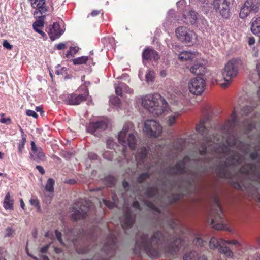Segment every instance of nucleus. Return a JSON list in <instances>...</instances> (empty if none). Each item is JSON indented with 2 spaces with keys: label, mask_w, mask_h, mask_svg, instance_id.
I'll return each mask as SVG.
<instances>
[{
  "label": "nucleus",
  "mask_w": 260,
  "mask_h": 260,
  "mask_svg": "<svg viewBox=\"0 0 260 260\" xmlns=\"http://www.w3.org/2000/svg\"><path fill=\"white\" fill-rule=\"evenodd\" d=\"M53 197L52 193H45V197L43 199L44 202H45L46 204H49L50 203Z\"/></svg>",
  "instance_id": "40"
},
{
  "label": "nucleus",
  "mask_w": 260,
  "mask_h": 260,
  "mask_svg": "<svg viewBox=\"0 0 260 260\" xmlns=\"http://www.w3.org/2000/svg\"><path fill=\"white\" fill-rule=\"evenodd\" d=\"M114 152L113 151H106L103 154V157L108 160H111L113 158Z\"/></svg>",
  "instance_id": "36"
},
{
  "label": "nucleus",
  "mask_w": 260,
  "mask_h": 260,
  "mask_svg": "<svg viewBox=\"0 0 260 260\" xmlns=\"http://www.w3.org/2000/svg\"><path fill=\"white\" fill-rule=\"evenodd\" d=\"M115 93L117 95L121 96L123 92L132 94L133 92V90L128 87L125 84L123 83H119L117 85L115 86Z\"/></svg>",
  "instance_id": "23"
},
{
  "label": "nucleus",
  "mask_w": 260,
  "mask_h": 260,
  "mask_svg": "<svg viewBox=\"0 0 260 260\" xmlns=\"http://www.w3.org/2000/svg\"><path fill=\"white\" fill-rule=\"evenodd\" d=\"M26 138L24 136H22V139L19 141V142L18 143V151L20 153H22L24 145L26 143Z\"/></svg>",
  "instance_id": "35"
},
{
  "label": "nucleus",
  "mask_w": 260,
  "mask_h": 260,
  "mask_svg": "<svg viewBox=\"0 0 260 260\" xmlns=\"http://www.w3.org/2000/svg\"><path fill=\"white\" fill-rule=\"evenodd\" d=\"M88 60V56H83L74 59L73 62L75 65L83 64H85Z\"/></svg>",
  "instance_id": "30"
},
{
  "label": "nucleus",
  "mask_w": 260,
  "mask_h": 260,
  "mask_svg": "<svg viewBox=\"0 0 260 260\" xmlns=\"http://www.w3.org/2000/svg\"><path fill=\"white\" fill-rule=\"evenodd\" d=\"M55 235L57 240L59 241L60 243H62V239H61V234L58 230H55Z\"/></svg>",
  "instance_id": "53"
},
{
  "label": "nucleus",
  "mask_w": 260,
  "mask_h": 260,
  "mask_svg": "<svg viewBox=\"0 0 260 260\" xmlns=\"http://www.w3.org/2000/svg\"><path fill=\"white\" fill-rule=\"evenodd\" d=\"M110 103L116 107H120V100L117 97H113L110 100Z\"/></svg>",
  "instance_id": "38"
},
{
  "label": "nucleus",
  "mask_w": 260,
  "mask_h": 260,
  "mask_svg": "<svg viewBox=\"0 0 260 260\" xmlns=\"http://www.w3.org/2000/svg\"><path fill=\"white\" fill-rule=\"evenodd\" d=\"M175 34L181 42L188 45L193 44L197 40L196 34L185 26H180L176 28Z\"/></svg>",
  "instance_id": "7"
},
{
  "label": "nucleus",
  "mask_w": 260,
  "mask_h": 260,
  "mask_svg": "<svg viewBox=\"0 0 260 260\" xmlns=\"http://www.w3.org/2000/svg\"><path fill=\"white\" fill-rule=\"evenodd\" d=\"M0 122L2 123L8 124L10 123L11 119L9 118H5L2 117L0 119Z\"/></svg>",
  "instance_id": "52"
},
{
  "label": "nucleus",
  "mask_w": 260,
  "mask_h": 260,
  "mask_svg": "<svg viewBox=\"0 0 260 260\" xmlns=\"http://www.w3.org/2000/svg\"><path fill=\"white\" fill-rule=\"evenodd\" d=\"M117 241V236L113 232L111 233L107 237V241L102 248L103 251L107 256H111L114 253Z\"/></svg>",
  "instance_id": "14"
},
{
  "label": "nucleus",
  "mask_w": 260,
  "mask_h": 260,
  "mask_svg": "<svg viewBox=\"0 0 260 260\" xmlns=\"http://www.w3.org/2000/svg\"><path fill=\"white\" fill-rule=\"evenodd\" d=\"M232 160L234 161V164L236 162V161L237 164L241 163V160H240V158L237 156L233 157V158H232Z\"/></svg>",
  "instance_id": "60"
},
{
  "label": "nucleus",
  "mask_w": 260,
  "mask_h": 260,
  "mask_svg": "<svg viewBox=\"0 0 260 260\" xmlns=\"http://www.w3.org/2000/svg\"><path fill=\"white\" fill-rule=\"evenodd\" d=\"M56 47L58 50L64 49L66 48V45L64 43H61L57 44Z\"/></svg>",
  "instance_id": "55"
},
{
  "label": "nucleus",
  "mask_w": 260,
  "mask_h": 260,
  "mask_svg": "<svg viewBox=\"0 0 260 260\" xmlns=\"http://www.w3.org/2000/svg\"><path fill=\"white\" fill-rule=\"evenodd\" d=\"M136 135L134 125L130 122L125 123L122 130L119 133L118 140L122 146V151L125 157V152L127 147L131 150L135 149L137 143Z\"/></svg>",
  "instance_id": "3"
},
{
  "label": "nucleus",
  "mask_w": 260,
  "mask_h": 260,
  "mask_svg": "<svg viewBox=\"0 0 260 260\" xmlns=\"http://www.w3.org/2000/svg\"><path fill=\"white\" fill-rule=\"evenodd\" d=\"M184 96L181 97L177 98L171 101V104L173 106L170 109V111L167 108V111H165L164 113H167L169 115L167 116V124L169 126H172L174 125L176 122L177 119L180 116L184 111L183 107L185 103L187 102L186 100L183 98Z\"/></svg>",
  "instance_id": "5"
},
{
  "label": "nucleus",
  "mask_w": 260,
  "mask_h": 260,
  "mask_svg": "<svg viewBox=\"0 0 260 260\" xmlns=\"http://www.w3.org/2000/svg\"><path fill=\"white\" fill-rule=\"evenodd\" d=\"M145 204L150 209H152L154 210H155L157 212H158V209L156 207V206L153 203L149 201H146Z\"/></svg>",
  "instance_id": "43"
},
{
  "label": "nucleus",
  "mask_w": 260,
  "mask_h": 260,
  "mask_svg": "<svg viewBox=\"0 0 260 260\" xmlns=\"http://www.w3.org/2000/svg\"><path fill=\"white\" fill-rule=\"evenodd\" d=\"M45 0H35L31 2V6L36 11L34 12V15H36L39 12L41 14H43L48 11V7L45 4Z\"/></svg>",
  "instance_id": "19"
},
{
  "label": "nucleus",
  "mask_w": 260,
  "mask_h": 260,
  "mask_svg": "<svg viewBox=\"0 0 260 260\" xmlns=\"http://www.w3.org/2000/svg\"><path fill=\"white\" fill-rule=\"evenodd\" d=\"M122 228L124 226H131L134 222V217L131 211L127 209L124 216L121 219Z\"/></svg>",
  "instance_id": "24"
},
{
  "label": "nucleus",
  "mask_w": 260,
  "mask_h": 260,
  "mask_svg": "<svg viewBox=\"0 0 260 260\" xmlns=\"http://www.w3.org/2000/svg\"><path fill=\"white\" fill-rule=\"evenodd\" d=\"M107 147L109 148H110V149H111L112 148L114 147V142H113V139L109 138L107 140Z\"/></svg>",
  "instance_id": "51"
},
{
  "label": "nucleus",
  "mask_w": 260,
  "mask_h": 260,
  "mask_svg": "<svg viewBox=\"0 0 260 260\" xmlns=\"http://www.w3.org/2000/svg\"><path fill=\"white\" fill-rule=\"evenodd\" d=\"M155 77V73L153 71L148 70L145 76V80L148 83H152L154 80Z\"/></svg>",
  "instance_id": "31"
},
{
  "label": "nucleus",
  "mask_w": 260,
  "mask_h": 260,
  "mask_svg": "<svg viewBox=\"0 0 260 260\" xmlns=\"http://www.w3.org/2000/svg\"><path fill=\"white\" fill-rule=\"evenodd\" d=\"M108 121L107 119H104L96 122H91L87 127V131L95 136H98L99 133L106 129Z\"/></svg>",
  "instance_id": "16"
},
{
  "label": "nucleus",
  "mask_w": 260,
  "mask_h": 260,
  "mask_svg": "<svg viewBox=\"0 0 260 260\" xmlns=\"http://www.w3.org/2000/svg\"><path fill=\"white\" fill-rule=\"evenodd\" d=\"M113 198V202L108 201L105 199H103V202L104 204L109 207V208H112L114 207V205L116 204V201L114 197H112Z\"/></svg>",
  "instance_id": "39"
},
{
  "label": "nucleus",
  "mask_w": 260,
  "mask_h": 260,
  "mask_svg": "<svg viewBox=\"0 0 260 260\" xmlns=\"http://www.w3.org/2000/svg\"><path fill=\"white\" fill-rule=\"evenodd\" d=\"M193 243L196 245L202 246L204 245L206 242L204 241L201 237H197L194 239Z\"/></svg>",
  "instance_id": "37"
},
{
  "label": "nucleus",
  "mask_w": 260,
  "mask_h": 260,
  "mask_svg": "<svg viewBox=\"0 0 260 260\" xmlns=\"http://www.w3.org/2000/svg\"><path fill=\"white\" fill-rule=\"evenodd\" d=\"M178 56L181 61L193 60L200 57V54L196 52L183 51L179 54Z\"/></svg>",
  "instance_id": "22"
},
{
  "label": "nucleus",
  "mask_w": 260,
  "mask_h": 260,
  "mask_svg": "<svg viewBox=\"0 0 260 260\" xmlns=\"http://www.w3.org/2000/svg\"><path fill=\"white\" fill-rule=\"evenodd\" d=\"M133 206L136 209H140V205L138 201H134L133 203Z\"/></svg>",
  "instance_id": "61"
},
{
  "label": "nucleus",
  "mask_w": 260,
  "mask_h": 260,
  "mask_svg": "<svg viewBox=\"0 0 260 260\" xmlns=\"http://www.w3.org/2000/svg\"><path fill=\"white\" fill-rule=\"evenodd\" d=\"M92 203L83 199L75 202L70 209L72 219L74 221L85 219L89 214Z\"/></svg>",
  "instance_id": "4"
},
{
  "label": "nucleus",
  "mask_w": 260,
  "mask_h": 260,
  "mask_svg": "<svg viewBox=\"0 0 260 260\" xmlns=\"http://www.w3.org/2000/svg\"><path fill=\"white\" fill-rule=\"evenodd\" d=\"M251 30L254 35H256L260 34V17L252 19Z\"/></svg>",
  "instance_id": "26"
},
{
  "label": "nucleus",
  "mask_w": 260,
  "mask_h": 260,
  "mask_svg": "<svg viewBox=\"0 0 260 260\" xmlns=\"http://www.w3.org/2000/svg\"><path fill=\"white\" fill-rule=\"evenodd\" d=\"M251 110H252V108L247 106V107L243 108V109L242 110V112H243L244 114H247Z\"/></svg>",
  "instance_id": "54"
},
{
  "label": "nucleus",
  "mask_w": 260,
  "mask_h": 260,
  "mask_svg": "<svg viewBox=\"0 0 260 260\" xmlns=\"http://www.w3.org/2000/svg\"><path fill=\"white\" fill-rule=\"evenodd\" d=\"M3 46L4 48L9 50L12 49L13 48V46L6 40L4 41Z\"/></svg>",
  "instance_id": "48"
},
{
  "label": "nucleus",
  "mask_w": 260,
  "mask_h": 260,
  "mask_svg": "<svg viewBox=\"0 0 260 260\" xmlns=\"http://www.w3.org/2000/svg\"><path fill=\"white\" fill-rule=\"evenodd\" d=\"M147 149L145 148H141L138 150V154L136 155V160L137 164H141V162H144V159L147 154Z\"/></svg>",
  "instance_id": "27"
},
{
  "label": "nucleus",
  "mask_w": 260,
  "mask_h": 260,
  "mask_svg": "<svg viewBox=\"0 0 260 260\" xmlns=\"http://www.w3.org/2000/svg\"><path fill=\"white\" fill-rule=\"evenodd\" d=\"M88 157L90 159H96L98 156L96 154L91 152L89 153Z\"/></svg>",
  "instance_id": "56"
},
{
  "label": "nucleus",
  "mask_w": 260,
  "mask_h": 260,
  "mask_svg": "<svg viewBox=\"0 0 260 260\" xmlns=\"http://www.w3.org/2000/svg\"><path fill=\"white\" fill-rule=\"evenodd\" d=\"M213 8L223 18L227 19L230 16L229 3L226 0H214Z\"/></svg>",
  "instance_id": "13"
},
{
  "label": "nucleus",
  "mask_w": 260,
  "mask_h": 260,
  "mask_svg": "<svg viewBox=\"0 0 260 260\" xmlns=\"http://www.w3.org/2000/svg\"><path fill=\"white\" fill-rule=\"evenodd\" d=\"M31 152L30 153L31 158L35 161L39 162L44 161L45 156L41 147H37L34 142H31Z\"/></svg>",
  "instance_id": "18"
},
{
  "label": "nucleus",
  "mask_w": 260,
  "mask_h": 260,
  "mask_svg": "<svg viewBox=\"0 0 260 260\" xmlns=\"http://www.w3.org/2000/svg\"><path fill=\"white\" fill-rule=\"evenodd\" d=\"M255 40L254 37H251L248 39V44L249 45H252L255 44Z\"/></svg>",
  "instance_id": "57"
},
{
  "label": "nucleus",
  "mask_w": 260,
  "mask_h": 260,
  "mask_svg": "<svg viewBox=\"0 0 260 260\" xmlns=\"http://www.w3.org/2000/svg\"><path fill=\"white\" fill-rule=\"evenodd\" d=\"M144 131L149 137L156 138L161 135L162 127L157 121L148 119L144 123Z\"/></svg>",
  "instance_id": "9"
},
{
  "label": "nucleus",
  "mask_w": 260,
  "mask_h": 260,
  "mask_svg": "<svg viewBox=\"0 0 260 260\" xmlns=\"http://www.w3.org/2000/svg\"><path fill=\"white\" fill-rule=\"evenodd\" d=\"M78 51V48L76 47H71L69 50L67 51L66 57L70 58L74 56Z\"/></svg>",
  "instance_id": "33"
},
{
  "label": "nucleus",
  "mask_w": 260,
  "mask_h": 260,
  "mask_svg": "<svg viewBox=\"0 0 260 260\" xmlns=\"http://www.w3.org/2000/svg\"><path fill=\"white\" fill-rule=\"evenodd\" d=\"M206 85V81L203 78L196 77L189 80L187 86L191 93L200 95L204 91Z\"/></svg>",
  "instance_id": "8"
},
{
  "label": "nucleus",
  "mask_w": 260,
  "mask_h": 260,
  "mask_svg": "<svg viewBox=\"0 0 260 260\" xmlns=\"http://www.w3.org/2000/svg\"><path fill=\"white\" fill-rule=\"evenodd\" d=\"M140 101L142 106L154 116H159L167 111L168 104L158 94L145 95Z\"/></svg>",
  "instance_id": "2"
},
{
  "label": "nucleus",
  "mask_w": 260,
  "mask_h": 260,
  "mask_svg": "<svg viewBox=\"0 0 260 260\" xmlns=\"http://www.w3.org/2000/svg\"><path fill=\"white\" fill-rule=\"evenodd\" d=\"M185 5L184 0H180L177 3V6L178 7H180V6H184Z\"/></svg>",
  "instance_id": "62"
},
{
  "label": "nucleus",
  "mask_w": 260,
  "mask_h": 260,
  "mask_svg": "<svg viewBox=\"0 0 260 260\" xmlns=\"http://www.w3.org/2000/svg\"><path fill=\"white\" fill-rule=\"evenodd\" d=\"M196 61L189 68L190 72L193 74L204 75L206 73L205 61L200 57L196 58Z\"/></svg>",
  "instance_id": "15"
},
{
  "label": "nucleus",
  "mask_w": 260,
  "mask_h": 260,
  "mask_svg": "<svg viewBox=\"0 0 260 260\" xmlns=\"http://www.w3.org/2000/svg\"><path fill=\"white\" fill-rule=\"evenodd\" d=\"M231 244L236 247L241 246V243L236 240H223L220 239L218 240L216 238L213 237L209 242V246L211 249H217L221 253L224 254L227 257L232 258L233 255L232 251L226 246V244Z\"/></svg>",
  "instance_id": "6"
},
{
  "label": "nucleus",
  "mask_w": 260,
  "mask_h": 260,
  "mask_svg": "<svg viewBox=\"0 0 260 260\" xmlns=\"http://www.w3.org/2000/svg\"><path fill=\"white\" fill-rule=\"evenodd\" d=\"M260 5V0H247L241 7L239 17L244 19L246 18L251 12L256 13L258 11Z\"/></svg>",
  "instance_id": "11"
},
{
  "label": "nucleus",
  "mask_w": 260,
  "mask_h": 260,
  "mask_svg": "<svg viewBox=\"0 0 260 260\" xmlns=\"http://www.w3.org/2000/svg\"><path fill=\"white\" fill-rule=\"evenodd\" d=\"M224 82L220 84L221 87L223 88L228 87L231 83L232 80H228V79H223Z\"/></svg>",
  "instance_id": "44"
},
{
  "label": "nucleus",
  "mask_w": 260,
  "mask_h": 260,
  "mask_svg": "<svg viewBox=\"0 0 260 260\" xmlns=\"http://www.w3.org/2000/svg\"><path fill=\"white\" fill-rule=\"evenodd\" d=\"M48 246H46L41 248V253H44L46 252L48 250Z\"/></svg>",
  "instance_id": "64"
},
{
  "label": "nucleus",
  "mask_w": 260,
  "mask_h": 260,
  "mask_svg": "<svg viewBox=\"0 0 260 260\" xmlns=\"http://www.w3.org/2000/svg\"><path fill=\"white\" fill-rule=\"evenodd\" d=\"M26 114L29 116H31L36 118L38 117V114L36 113V112L35 111L31 110H27Z\"/></svg>",
  "instance_id": "46"
},
{
  "label": "nucleus",
  "mask_w": 260,
  "mask_h": 260,
  "mask_svg": "<svg viewBox=\"0 0 260 260\" xmlns=\"http://www.w3.org/2000/svg\"><path fill=\"white\" fill-rule=\"evenodd\" d=\"M63 33V29L60 28L59 24L57 23H54L49 28L48 32L50 38L52 41L59 38Z\"/></svg>",
  "instance_id": "20"
},
{
  "label": "nucleus",
  "mask_w": 260,
  "mask_h": 260,
  "mask_svg": "<svg viewBox=\"0 0 260 260\" xmlns=\"http://www.w3.org/2000/svg\"><path fill=\"white\" fill-rule=\"evenodd\" d=\"M148 174L147 173H143L141 174L138 179L139 182H143L146 178L148 177Z\"/></svg>",
  "instance_id": "47"
},
{
  "label": "nucleus",
  "mask_w": 260,
  "mask_h": 260,
  "mask_svg": "<svg viewBox=\"0 0 260 260\" xmlns=\"http://www.w3.org/2000/svg\"><path fill=\"white\" fill-rule=\"evenodd\" d=\"M34 30L38 33L40 34L43 37H45L46 36L45 33L39 28L34 29Z\"/></svg>",
  "instance_id": "58"
},
{
  "label": "nucleus",
  "mask_w": 260,
  "mask_h": 260,
  "mask_svg": "<svg viewBox=\"0 0 260 260\" xmlns=\"http://www.w3.org/2000/svg\"><path fill=\"white\" fill-rule=\"evenodd\" d=\"M142 57L144 60H157L159 58V55L157 52L151 48L146 49L143 52Z\"/></svg>",
  "instance_id": "21"
},
{
  "label": "nucleus",
  "mask_w": 260,
  "mask_h": 260,
  "mask_svg": "<svg viewBox=\"0 0 260 260\" xmlns=\"http://www.w3.org/2000/svg\"><path fill=\"white\" fill-rule=\"evenodd\" d=\"M54 183L55 182L53 179L49 178L48 180L46 185L45 186V190L46 192H48L49 193L53 192Z\"/></svg>",
  "instance_id": "32"
},
{
  "label": "nucleus",
  "mask_w": 260,
  "mask_h": 260,
  "mask_svg": "<svg viewBox=\"0 0 260 260\" xmlns=\"http://www.w3.org/2000/svg\"><path fill=\"white\" fill-rule=\"evenodd\" d=\"M157 193V190L155 188H149L146 191V194L149 197H152Z\"/></svg>",
  "instance_id": "42"
},
{
  "label": "nucleus",
  "mask_w": 260,
  "mask_h": 260,
  "mask_svg": "<svg viewBox=\"0 0 260 260\" xmlns=\"http://www.w3.org/2000/svg\"><path fill=\"white\" fill-rule=\"evenodd\" d=\"M198 254L195 251L186 254L183 257V260H196Z\"/></svg>",
  "instance_id": "34"
},
{
  "label": "nucleus",
  "mask_w": 260,
  "mask_h": 260,
  "mask_svg": "<svg viewBox=\"0 0 260 260\" xmlns=\"http://www.w3.org/2000/svg\"><path fill=\"white\" fill-rule=\"evenodd\" d=\"M30 204L36 207L37 206H38V204H39V200L37 198H32L29 200Z\"/></svg>",
  "instance_id": "49"
},
{
  "label": "nucleus",
  "mask_w": 260,
  "mask_h": 260,
  "mask_svg": "<svg viewBox=\"0 0 260 260\" xmlns=\"http://www.w3.org/2000/svg\"><path fill=\"white\" fill-rule=\"evenodd\" d=\"M182 242L179 238L168 244V238L161 231H158L153 235L143 233L136 241V248L146 252L152 257H156L160 254L161 248L164 246L165 251L173 254L179 250Z\"/></svg>",
  "instance_id": "1"
},
{
  "label": "nucleus",
  "mask_w": 260,
  "mask_h": 260,
  "mask_svg": "<svg viewBox=\"0 0 260 260\" xmlns=\"http://www.w3.org/2000/svg\"><path fill=\"white\" fill-rule=\"evenodd\" d=\"M14 200L10 192H8L4 197L3 207L6 210H14Z\"/></svg>",
  "instance_id": "25"
},
{
  "label": "nucleus",
  "mask_w": 260,
  "mask_h": 260,
  "mask_svg": "<svg viewBox=\"0 0 260 260\" xmlns=\"http://www.w3.org/2000/svg\"><path fill=\"white\" fill-rule=\"evenodd\" d=\"M44 23L43 20H38L35 22L33 24V28L34 29L39 28L44 26Z\"/></svg>",
  "instance_id": "41"
},
{
  "label": "nucleus",
  "mask_w": 260,
  "mask_h": 260,
  "mask_svg": "<svg viewBox=\"0 0 260 260\" xmlns=\"http://www.w3.org/2000/svg\"><path fill=\"white\" fill-rule=\"evenodd\" d=\"M220 221H216V219H212L211 221V224L212 225L213 228H225L226 224L224 220L220 217Z\"/></svg>",
  "instance_id": "29"
},
{
  "label": "nucleus",
  "mask_w": 260,
  "mask_h": 260,
  "mask_svg": "<svg viewBox=\"0 0 260 260\" xmlns=\"http://www.w3.org/2000/svg\"><path fill=\"white\" fill-rule=\"evenodd\" d=\"M239 60L233 58L230 60L225 66L224 71L222 73L223 79L232 80L238 74V64Z\"/></svg>",
  "instance_id": "12"
},
{
  "label": "nucleus",
  "mask_w": 260,
  "mask_h": 260,
  "mask_svg": "<svg viewBox=\"0 0 260 260\" xmlns=\"http://www.w3.org/2000/svg\"><path fill=\"white\" fill-rule=\"evenodd\" d=\"M20 206H21V207L23 209V210H25V204H24V202L23 200L22 199H20Z\"/></svg>",
  "instance_id": "63"
},
{
  "label": "nucleus",
  "mask_w": 260,
  "mask_h": 260,
  "mask_svg": "<svg viewBox=\"0 0 260 260\" xmlns=\"http://www.w3.org/2000/svg\"><path fill=\"white\" fill-rule=\"evenodd\" d=\"M236 122V114L235 111L231 115V119L230 120V125L232 126Z\"/></svg>",
  "instance_id": "50"
},
{
  "label": "nucleus",
  "mask_w": 260,
  "mask_h": 260,
  "mask_svg": "<svg viewBox=\"0 0 260 260\" xmlns=\"http://www.w3.org/2000/svg\"><path fill=\"white\" fill-rule=\"evenodd\" d=\"M196 129L198 132L200 133L204 132V131L205 130L204 123H200L199 125H198L196 126Z\"/></svg>",
  "instance_id": "45"
},
{
  "label": "nucleus",
  "mask_w": 260,
  "mask_h": 260,
  "mask_svg": "<svg viewBox=\"0 0 260 260\" xmlns=\"http://www.w3.org/2000/svg\"><path fill=\"white\" fill-rule=\"evenodd\" d=\"M88 93L85 94H77L73 93L64 95L63 99L66 103L69 105H75L80 104L82 102L86 100Z\"/></svg>",
  "instance_id": "17"
},
{
  "label": "nucleus",
  "mask_w": 260,
  "mask_h": 260,
  "mask_svg": "<svg viewBox=\"0 0 260 260\" xmlns=\"http://www.w3.org/2000/svg\"><path fill=\"white\" fill-rule=\"evenodd\" d=\"M182 15L181 20L186 24L201 26V24L205 26L207 23L206 20L204 18L198 16L197 13L194 11L185 10L183 11Z\"/></svg>",
  "instance_id": "10"
},
{
  "label": "nucleus",
  "mask_w": 260,
  "mask_h": 260,
  "mask_svg": "<svg viewBox=\"0 0 260 260\" xmlns=\"http://www.w3.org/2000/svg\"><path fill=\"white\" fill-rule=\"evenodd\" d=\"M185 161L178 163L174 168H173L172 173H184L185 172Z\"/></svg>",
  "instance_id": "28"
},
{
  "label": "nucleus",
  "mask_w": 260,
  "mask_h": 260,
  "mask_svg": "<svg viewBox=\"0 0 260 260\" xmlns=\"http://www.w3.org/2000/svg\"><path fill=\"white\" fill-rule=\"evenodd\" d=\"M37 169L41 173V174H44L45 173L43 168L41 166H37Z\"/></svg>",
  "instance_id": "59"
}]
</instances>
